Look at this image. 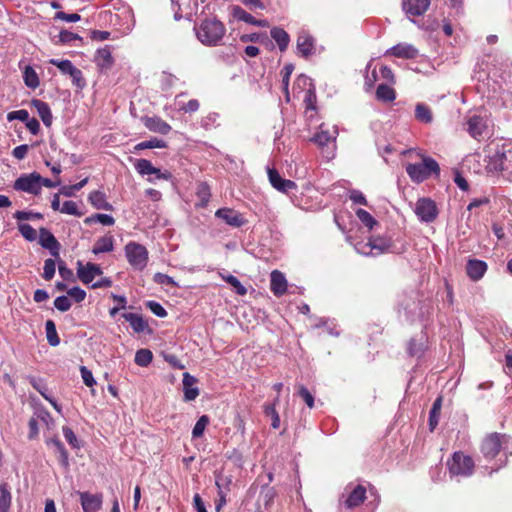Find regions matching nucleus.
<instances>
[{"instance_id": "nucleus-48", "label": "nucleus", "mask_w": 512, "mask_h": 512, "mask_svg": "<svg viewBox=\"0 0 512 512\" xmlns=\"http://www.w3.org/2000/svg\"><path fill=\"white\" fill-rule=\"evenodd\" d=\"M209 423V418L207 415H202L194 425V428L192 430V436L193 438H199L203 435L206 426Z\"/></svg>"}, {"instance_id": "nucleus-41", "label": "nucleus", "mask_w": 512, "mask_h": 512, "mask_svg": "<svg viewBox=\"0 0 512 512\" xmlns=\"http://www.w3.org/2000/svg\"><path fill=\"white\" fill-rule=\"evenodd\" d=\"M136 171L141 175H152L156 172V168L147 159H139L135 164Z\"/></svg>"}, {"instance_id": "nucleus-52", "label": "nucleus", "mask_w": 512, "mask_h": 512, "mask_svg": "<svg viewBox=\"0 0 512 512\" xmlns=\"http://www.w3.org/2000/svg\"><path fill=\"white\" fill-rule=\"evenodd\" d=\"M61 213L68 214V215H74V216H81V213L78 210V206L76 202L74 201H65L60 209Z\"/></svg>"}, {"instance_id": "nucleus-4", "label": "nucleus", "mask_w": 512, "mask_h": 512, "mask_svg": "<svg viewBox=\"0 0 512 512\" xmlns=\"http://www.w3.org/2000/svg\"><path fill=\"white\" fill-rule=\"evenodd\" d=\"M126 258L131 266L135 269L143 270L148 262V251L147 249L136 242H129L125 248Z\"/></svg>"}, {"instance_id": "nucleus-64", "label": "nucleus", "mask_w": 512, "mask_h": 512, "mask_svg": "<svg viewBox=\"0 0 512 512\" xmlns=\"http://www.w3.org/2000/svg\"><path fill=\"white\" fill-rule=\"evenodd\" d=\"M28 150H29V146L27 144H22L13 149L12 155L16 159L22 160L26 157Z\"/></svg>"}, {"instance_id": "nucleus-51", "label": "nucleus", "mask_w": 512, "mask_h": 512, "mask_svg": "<svg viewBox=\"0 0 512 512\" xmlns=\"http://www.w3.org/2000/svg\"><path fill=\"white\" fill-rule=\"evenodd\" d=\"M153 280L155 283L160 285H170L173 287H178L177 282L172 277L160 272L154 274Z\"/></svg>"}, {"instance_id": "nucleus-2", "label": "nucleus", "mask_w": 512, "mask_h": 512, "mask_svg": "<svg viewBox=\"0 0 512 512\" xmlns=\"http://www.w3.org/2000/svg\"><path fill=\"white\" fill-rule=\"evenodd\" d=\"M406 172L409 177L417 183L423 182L432 173L439 174L440 167L438 163L430 157H424L422 163L408 164Z\"/></svg>"}, {"instance_id": "nucleus-17", "label": "nucleus", "mask_w": 512, "mask_h": 512, "mask_svg": "<svg viewBox=\"0 0 512 512\" xmlns=\"http://www.w3.org/2000/svg\"><path fill=\"white\" fill-rule=\"evenodd\" d=\"M270 289L273 294L277 297L284 295L287 291V280L285 275L278 271L274 270L270 275Z\"/></svg>"}, {"instance_id": "nucleus-16", "label": "nucleus", "mask_w": 512, "mask_h": 512, "mask_svg": "<svg viewBox=\"0 0 512 512\" xmlns=\"http://www.w3.org/2000/svg\"><path fill=\"white\" fill-rule=\"evenodd\" d=\"M79 496L84 512H97L102 506L101 494H90L88 492H80Z\"/></svg>"}, {"instance_id": "nucleus-33", "label": "nucleus", "mask_w": 512, "mask_h": 512, "mask_svg": "<svg viewBox=\"0 0 512 512\" xmlns=\"http://www.w3.org/2000/svg\"><path fill=\"white\" fill-rule=\"evenodd\" d=\"M12 496L7 483L0 484V512H9Z\"/></svg>"}, {"instance_id": "nucleus-62", "label": "nucleus", "mask_w": 512, "mask_h": 512, "mask_svg": "<svg viewBox=\"0 0 512 512\" xmlns=\"http://www.w3.org/2000/svg\"><path fill=\"white\" fill-rule=\"evenodd\" d=\"M506 171L512 173V144H504Z\"/></svg>"}, {"instance_id": "nucleus-18", "label": "nucleus", "mask_w": 512, "mask_h": 512, "mask_svg": "<svg viewBox=\"0 0 512 512\" xmlns=\"http://www.w3.org/2000/svg\"><path fill=\"white\" fill-rule=\"evenodd\" d=\"M39 243L43 248L49 249L54 256H58L59 243L46 228H40L39 230Z\"/></svg>"}, {"instance_id": "nucleus-46", "label": "nucleus", "mask_w": 512, "mask_h": 512, "mask_svg": "<svg viewBox=\"0 0 512 512\" xmlns=\"http://www.w3.org/2000/svg\"><path fill=\"white\" fill-rule=\"evenodd\" d=\"M415 116L418 120L429 123L432 121V114L430 109L424 104H417L415 109Z\"/></svg>"}, {"instance_id": "nucleus-45", "label": "nucleus", "mask_w": 512, "mask_h": 512, "mask_svg": "<svg viewBox=\"0 0 512 512\" xmlns=\"http://www.w3.org/2000/svg\"><path fill=\"white\" fill-rule=\"evenodd\" d=\"M233 16L237 20L243 21L251 25H254V23H256L255 17H253L250 13L246 12L243 8L239 6H235L233 8Z\"/></svg>"}, {"instance_id": "nucleus-26", "label": "nucleus", "mask_w": 512, "mask_h": 512, "mask_svg": "<svg viewBox=\"0 0 512 512\" xmlns=\"http://www.w3.org/2000/svg\"><path fill=\"white\" fill-rule=\"evenodd\" d=\"M295 88L305 90L307 89V94L305 96V101L309 102L308 107L314 108L311 104L312 98H315V94L313 91L312 80L306 75H300L295 81Z\"/></svg>"}, {"instance_id": "nucleus-34", "label": "nucleus", "mask_w": 512, "mask_h": 512, "mask_svg": "<svg viewBox=\"0 0 512 512\" xmlns=\"http://www.w3.org/2000/svg\"><path fill=\"white\" fill-rule=\"evenodd\" d=\"M97 65L101 68H110L113 64V58L108 47L99 49L95 58Z\"/></svg>"}, {"instance_id": "nucleus-27", "label": "nucleus", "mask_w": 512, "mask_h": 512, "mask_svg": "<svg viewBox=\"0 0 512 512\" xmlns=\"http://www.w3.org/2000/svg\"><path fill=\"white\" fill-rule=\"evenodd\" d=\"M114 249V238L111 235H105L103 237H100L95 242L92 253L95 255L101 254V253H108L113 251Z\"/></svg>"}, {"instance_id": "nucleus-59", "label": "nucleus", "mask_w": 512, "mask_h": 512, "mask_svg": "<svg viewBox=\"0 0 512 512\" xmlns=\"http://www.w3.org/2000/svg\"><path fill=\"white\" fill-rule=\"evenodd\" d=\"M298 393L302 397V399L305 401V403L307 404V406L309 408L314 407V397L306 387L300 385Z\"/></svg>"}, {"instance_id": "nucleus-31", "label": "nucleus", "mask_w": 512, "mask_h": 512, "mask_svg": "<svg viewBox=\"0 0 512 512\" xmlns=\"http://www.w3.org/2000/svg\"><path fill=\"white\" fill-rule=\"evenodd\" d=\"M122 317L130 323L133 330L137 333L143 332L146 327L147 323L143 320V318L136 313H124L122 314Z\"/></svg>"}, {"instance_id": "nucleus-53", "label": "nucleus", "mask_w": 512, "mask_h": 512, "mask_svg": "<svg viewBox=\"0 0 512 512\" xmlns=\"http://www.w3.org/2000/svg\"><path fill=\"white\" fill-rule=\"evenodd\" d=\"M56 264L53 259H46L44 262L43 278L45 280H51L55 275Z\"/></svg>"}, {"instance_id": "nucleus-49", "label": "nucleus", "mask_w": 512, "mask_h": 512, "mask_svg": "<svg viewBox=\"0 0 512 512\" xmlns=\"http://www.w3.org/2000/svg\"><path fill=\"white\" fill-rule=\"evenodd\" d=\"M166 146L165 142L161 139L152 138L148 141H143L138 143L135 146L136 150H143V149H152V148H164Z\"/></svg>"}, {"instance_id": "nucleus-15", "label": "nucleus", "mask_w": 512, "mask_h": 512, "mask_svg": "<svg viewBox=\"0 0 512 512\" xmlns=\"http://www.w3.org/2000/svg\"><path fill=\"white\" fill-rule=\"evenodd\" d=\"M385 55H392L402 59H414L418 55V50L409 43H399L388 49Z\"/></svg>"}, {"instance_id": "nucleus-28", "label": "nucleus", "mask_w": 512, "mask_h": 512, "mask_svg": "<svg viewBox=\"0 0 512 512\" xmlns=\"http://www.w3.org/2000/svg\"><path fill=\"white\" fill-rule=\"evenodd\" d=\"M46 444L58 454L61 464L65 467L68 466V453L62 442L58 438H51L46 440Z\"/></svg>"}, {"instance_id": "nucleus-23", "label": "nucleus", "mask_w": 512, "mask_h": 512, "mask_svg": "<svg viewBox=\"0 0 512 512\" xmlns=\"http://www.w3.org/2000/svg\"><path fill=\"white\" fill-rule=\"evenodd\" d=\"M466 270L467 275L473 281H478L484 276L487 270V264L481 260H469L466 266Z\"/></svg>"}, {"instance_id": "nucleus-22", "label": "nucleus", "mask_w": 512, "mask_h": 512, "mask_svg": "<svg viewBox=\"0 0 512 512\" xmlns=\"http://www.w3.org/2000/svg\"><path fill=\"white\" fill-rule=\"evenodd\" d=\"M183 388H184V398L186 401H193L199 395V390L196 387H193L197 379L190 375L188 372L183 374Z\"/></svg>"}, {"instance_id": "nucleus-44", "label": "nucleus", "mask_w": 512, "mask_h": 512, "mask_svg": "<svg viewBox=\"0 0 512 512\" xmlns=\"http://www.w3.org/2000/svg\"><path fill=\"white\" fill-rule=\"evenodd\" d=\"M196 195L200 200V206L205 207L209 202L210 188L206 183H200L196 189Z\"/></svg>"}, {"instance_id": "nucleus-30", "label": "nucleus", "mask_w": 512, "mask_h": 512, "mask_svg": "<svg viewBox=\"0 0 512 512\" xmlns=\"http://www.w3.org/2000/svg\"><path fill=\"white\" fill-rule=\"evenodd\" d=\"M50 63L57 66L62 72L70 74L74 79H78L81 75V71L77 69L69 60H56L51 59Z\"/></svg>"}, {"instance_id": "nucleus-13", "label": "nucleus", "mask_w": 512, "mask_h": 512, "mask_svg": "<svg viewBox=\"0 0 512 512\" xmlns=\"http://www.w3.org/2000/svg\"><path fill=\"white\" fill-rule=\"evenodd\" d=\"M102 274L101 268L93 263H87L83 265L82 262H77V276L84 283H91L96 276Z\"/></svg>"}, {"instance_id": "nucleus-39", "label": "nucleus", "mask_w": 512, "mask_h": 512, "mask_svg": "<svg viewBox=\"0 0 512 512\" xmlns=\"http://www.w3.org/2000/svg\"><path fill=\"white\" fill-rule=\"evenodd\" d=\"M153 359V354L148 349H140L135 354V363L141 367H147Z\"/></svg>"}, {"instance_id": "nucleus-50", "label": "nucleus", "mask_w": 512, "mask_h": 512, "mask_svg": "<svg viewBox=\"0 0 512 512\" xmlns=\"http://www.w3.org/2000/svg\"><path fill=\"white\" fill-rule=\"evenodd\" d=\"M18 230L21 235L28 241H34L37 238L36 230L29 224H19Z\"/></svg>"}, {"instance_id": "nucleus-58", "label": "nucleus", "mask_w": 512, "mask_h": 512, "mask_svg": "<svg viewBox=\"0 0 512 512\" xmlns=\"http://www.w3.org/2000/svg\"><path fill=\"white\" fill-rule=\"evenodd\" d=\"M28 118H29V113L25 109L12 111V112H9L8 115H7V119L9 121L17 119V120H20L22 122H26V120H28Z\"/></svg>"}, {"instance_id": "nucleus-25", "label": "nucleus", "mask_w": 512, "mask_h": 512, "mask_svg": "<svg viewBox=\"0 0 512 512\" xmlns=\"http://www.w3.org/2000/svg\"><path fill=\"white\" fill-rule=\"evenodd\" d=\"M144 125L150 131L166 135L170 132L171 126L159 117H146Z\"/></svg>"}, {"instance_id": "nucleus-36", "label": "nucleus", "mask_w": 512, "mask_h": 512, "mask_svg": "<svg viewBox=\"0 0 512 512\" xmlns=\"http://www.w3.org/2000/svg\"><path fill=\"white\" fill-rule=\"evenodd\" d=\"M441 407H442V398L438 397L434 401L433 406L430 410L429 426H430L431 431H433L436 428V426L438 425Z\"/></svg>"}, {"instance_id": "nucleus-24", "label": "nucleus", "mask_w": 512, "mask_h": 512, "mask_svg": "<svg viewBox=\"0 0 512 512\" xmlns=\"http://www.w3.org/2000/svg\"><path fill=\"white\" fill-rule=\"evenodd\" d=\"M336 138V131L331 134L322 124L319 131L311 138V141L315 143L319 148L324 149Z\"/></svg>"}, {"instance_id": "nucleus-56", "label": "nucleus", "mask_w": 512, "mask_h": 512, "mask_svg": "<svg viewBox=\"0 0 512 512\" xmlns=\"http://www.w3.org/2000/svg\"><path fill=\"white\" fill-rule=\"evenodd\" d=\"M146 305L154 315L161 318L167 316L166 310L160 303L156 301H148Z\"/></svg>"}, {"instance_id": "nucleus-57", "label": "nucleus", "mask_w": 512, "mask_h": 512, "mask_svg": "<svg viewBox=\"0 0 512 512\" xmlns=\"http://www.w3.org/2000/svg\"><path fill=\"white\" fill-rule=\"evenodd\" d=\"M63 435L66 439V441L74 448L79 447L78 439L72 429L68 426H64L62 428Z\"/></svg>"}, {"instance_id": "nucleus-32", "label": "nucleus", "mask_w": 512, "mask_h": 512, "mask_svg": "<svg viewBox=\"0 0 512 512\" xmlns=\"http://www.w3.org/2000/svg\"><path fill=\"white\" fill-rule=\"evenodd\" d=\"M89 201L96 209L111 210L112 206L106 201V196L101 191H92L89 194Z\"/></svg>"}, {"instance_id": "nucleus-40", "label": "nucleus", "mask_w": 512, "mask_h": 512, "mask_svg": "<svg viewBox=\"0 0 512 512\" xmlns=\"http://www.w3.org/2000/svg\"><path fill=\"white\" fill-rule=\"evenodd\" d=\"M221 278L227 282L229 285H231L235 292L238 294V295H245L247 293V289L242 285V283L238 280L237 277L233 276V275H224V274H220Z\"/></svg>"}, {"instance_id": "nucleus-7", "label": "nucleus", "mask_w": 512, "mask_h": 512, "mask_svg": "<svg viewBox=\"0 0 512 512\" xmlns=\"http://www.w3.org/2000/svg\"><path fill=\"white\" fill-rule=\"evenodd\" d=\"M414 212L420 221L426 223L433 222L438 216L436 203L430 198L418 199Z\"/></svg>"}, {"instance_id": "nucleus-43", "label": "nucleus", "mask_w": 512, "mask_h": 512, "mask_svg": "<svg viewBox=\"0 0 512 512\" xmlns=\"http://www.w3.org/2000/svg\"><path fill=\"white\" fill-rule=\"evenodd\" d=\"M356 216L369 229H372L377 224V221L375 220V218L368 211H366L364 209H361V208L357 209Z\"/></svg>"}, {"instance_id": "nucleus-21", "label": "nucleus", "mask_w": 512, "mask_h": 512, "mask_svg": "<svg viewBox=\"0 0 512 512\" xmlns=\"http://www.w3.org/2000/svg\"><path fill=\"white\" fill-rule=\"evenodd\" d=\"M31 106L37 111L39 117L43 121L44 125L49 127L52 124L53 116L49 105L39 99H33Z\"/></svg>"}, {"instance_id": "nucleus-42", "label": "nucleus", "mask_w": 512, "mask_h": 512, "mask_svg": "<svg viewBox=\"0 0 512 512\" xmlns=\"http://www.w3.org/2000/svg\"><path fill=\"white\" fill-rule=\"evenodd\" d=\"M93 222H99L105 226H111L115 223L114 218L108 214H95L85 219V223L91 224Z\"/></svg>"}, {"instance_id": "nucleus-35", "label": "nucleus", "mask_w": 512, "mask_h": 512, "mask_svg": "<svg viewBox=\"0 0 512 512\" xmlns=\"http://www.w3.org/2000/svg\"><path fill=\"white\" fill-rule=\"evenodd\" d=\"M23 80L27 87L36 89L39 84V77L36 71L31 66H26L23 72Z\"/></svg>"}, {"instance_id": "nucleus-3", "label": "nucleus", "mask_w": 512, "mask_h": 512, "mask_svg": "<svg viewBox=\"0 0 512 512\" xmlns=\"http://www.w3.org/2000/svg\"><path fill=\"white\" fill-rule=\"evenodd\" d=\"M447 466L451 476L468 477L473 473L474 461L462 452H455L447 461Z\"/></svg>"}, {"instance_id": "nucleus-8", "label": "nucleus", "mask_w": 512, "mask_h": 512, "mask_svg": "<svg viewBox=\"0 0 512 512\" xmlns=\"http://www.w3.org/2000/svg\"><path fill=\"white\" fill-rule=\"evenodd\" d=\"M504 144L501 147H496L492 149L490 147L489 153L486 156V170L489 173H498L501 171H506L505 159L504 156Z\"/></svg>"}, {"instance_id": "nucleus-37", "label": "nucleus", "mask_w": 512, "mask_h": 512, "mask_svg": "<svg viewBox=\"0 0 512 512\" xmlns=\"http://www.w3.org/2000/svg\"><path fill=\"white\" fill-rule=\"evenodd\" d=\"M376 97L378 100L391 102L395 99L396 94L393 88L386 84H380L376 90Z\"/></svg>"}, {"instance_id": "nucleus-1", "label": "nucleus", "mask_w": 512, "mask_h": 512, "mask_svg": "<svg viewBox=\"0 0 512 512\" xmlns=\"http://www.w3.org/2000/svg\"><path fill=\"white\" fill-rule=\"evenodd\" d=\"M197 39L205 46H217L221 43L226 28L224 24L215 19H205L198 26L194 27Z\"/></svg>"}, {"instance_id": "nucleus-47", "label": "nucleus", "mask_w": 512, "mask_h": 512, "mask_svg": "<svg viewBox=\"0 0 512 512\" xmlns=\"http://www.w3.org/2000/svg\"><path fill=\"white\" fill-rule=\"evenodd\" d=\"M278 400L279 399L276 398L274 403L278 402ZM264 413H265L266 416L271 417V419H272L271 426L274 429H278L279 426H280V417H279V414L277 413V411L275 409V404L266 405L265 409H264Z\"/></svg>"}, {"instance_id": "nucleus-63", "label": "nucleus", "mask_w": 512, "mask_h": 512, "mask_svg": "<svg viewBox=\"0 0 512 512\" xmlns=\"http://www.w3.org/2000/svg\"><path fill=\"white\" fill-rule=\"evenodd\" d=\"M80 36L67 30H63L59 34V40L61 43L67 44L74 40H80Z\"/></svg>"}, {"instance_id": "nucleus-11", "label": "nucleus", "mask_w": 512, "mask_h": 512, "mask_svg": "<svg viewBox=\"0 0 512 512\" xmlns=\"http://www.w3.org/2000/svg\"><path fill=\"white\" fill-rule=\"evenodd\" d=\"M487 121L482 116L474 114L467 120V131L475 139L487 134Z\"/></svg>"}, {"instance_id": "nucleus-5", "label": "nucleus", "mask_w": 512, "mask_h": 512, "mask_svg": "<svg viewBox=\"0 0 512 512\" xmlns=\"http://www.w3.org/2000/svg\"><path fill=\"white\" fill-rule=\"evenodd\" d=\"M509 437L498 433H493L487 436L482 443L481 451L486 459H493L501 449H506L504 445L507 444Z\"/></svg>"}, {"instance_id": "nucleus-19", "label": "nucleus", "mask_w": 512, "mask_h": 512, "mask_svg": "<svg viewBox=\"0 0 512 512\" xmlns=\"http://www.w3.org/2000/svg\"><path fill=\"white\" fill-rule=\"evenodd\" d=\"M366 498V489L362 485L355 486L348 494L344 504L347 508L359 506Z\"/></svg>"}, {"instance_id": "nucleus-20", "label": "nucleus", "mask_w": 512, "mask_h": 512, "mask_svg": "<svg viewBox=\"0 0 512 512\" xmlns=\"http://www.w3.org/2000/svg\"><path fill=\"white\" fill-rule=\"evenodd\" d=\"M297 50L303 56L307 57L313 53L314 39L307 32H301L297 38Z\"/></svg>"}, {"instance_id": "nucleus-60", "label": "nucleus", "mask_w": 512, "mask_h": 512, "mask_svg": "<svg viewBox=\"0 0 512 512\" xmlns=\"http://www.w3.org/2000/svg\"><path fill=\"white\" fill-rule=\"evenodd\" d=\"M67 294L76 302H82L86 297V292L80 287H73L67 291Z\"/></svg>"}, {"instance_id": "nucleus-9", "label": "nucleus", "mask_w": 512, "mask_h": 512, "mask_svg": "<svg viewBox=\"0 0 512 512\" xmlns=\"http://www.w3.org/2000/svg\"><path fill=\"white\" fill-rule=\"evenodd\" d=\"M391 246L390 240L386 238H372L367 243H358L355 248L358 253L363 255H372L373 250H377V253H383L387 251Z\"/></svg>"}, {"instance_id": "nucleus-55", "label": "nucleus", "mask_w": 512, "mask_h": 512, "mask_svg": "<svg viewBox=\"0 0 512 512\" xmlns=\"http://www.w3.org/2000/svg\"><path fill=\"white\" fill-rule=\"evenodd\" d=\"M71 301L67 296H58L54 301V306L57 310L61 312H66L71 308Z\"/></svg>"}, {"instance_id": "nucleus-61", "label": "nucleus", "mask_w": 512, "mask_h": 512, "mask_svg": "<svg viewBox=\"0 0 512 512\" xmlns=\"http://www.w3.org/2000/svg\"><path fill=\"white\" fill-rule=\"evenodd\" d=\"M80 372L85 385H87L88 387H92L96 383L92 372L88 370L85 366H82L80 368Z\"/></svg>"}, {"instance_id": "nucleus-38", "label": "nucleus", "mask_w": 512, "mask_h": 512, "mask_svg": "<svg viewBox=\"0 0 512 512\" xmlns=\"http://www.w3.org/2000/svg\"><path fill=\"white\" fill-rule=\"evenodd\" d=\"M45 329L48 343L53 347L58 346L60 339L58 337L54 322L52 320H48L45 324Z\"/></svg>"}, {"instance_id": "nucleus-29", "label": "nucleus", "mask_w": 512, "mask_h": 512, "mask_svg": "<svg viewBox=\"0 0 512 512\" xmlns=\"http://www.w3.org/2000/svg\"><path fill=\"white\" fill-rule=\"evenodd\" d=\"M270 34H271V37L277 43L279 49L281 51L286 50V48L288 47L289 42H290V37H289L288 33L282 28L274 27L271 29Z\"/></svg>"}, {"instance_id": "nucleus-6", "label": "nucleus", "mask_w": 512, "mask_h": 512, "mask_svg": "<svg viewBox=\"0 0 512 512\" xmlns=\"http://www.w3.org/2000/svg\"><path fill=\"white\" fill-rule=\"evenodd\" d=\"M41 175L37 172L23 174L14 182V189L33 195L40 194Z\"/></svg>"}, {"instance_id": "nucleus-10", "label": "nucleus", "mask_w": 512, "mask_h": 512, "mask_svg": "<svg viewBox=\"0 0 512 512\" xmlns=\"http://www.w3.org/2000/svg\"><path fill=\"white\" fill-rule=\"evenodd\" d=\"M430 7V0H402V9L407 17L422 16Z\"/></svg>"}, {"instance_id": "nucleus-14", "label": "nucleus", "mask_w": 512, "mask_h": 512, "mask_svg": "<svg viewBox=\"0 0 512 512\" xmlns=\"http://www.w3.org/2000/svg\"><path fill=\"white\" fill-rule=\"evenodd\" d=\"M215 216L232 227H241L245 223L242 215L230 208L218 209L215 213Z\"/></svg>"}, {"instance_id": "nucleus-12", "label": "nucleus", "mask_w": 512, "mask_h": 512, "mask_svg": "<svg viewBox=\"0 0 512 512\" xmlns=\"http://www.w3.org/2000/svg\"><path fill=\"white\" fill-rule=\"evenodd\" d=\"M267 173L270 184L276 190L287 193L290 190L296 189V183L288 179H283L276 169L268 168Z\"/></svg>"}, {"instance_id": "nucleus-54", "label": "nucleus", "mask_w": 512, "mask_h": 512, "mask_svg": "<svg viewBox=\"0 0 512 512\" xmlns=\"http://www.w3.org/2000/svg\"><path fill=\"white\" fill-rule=\"evenodd\" d=\"M14 218H16L19 221L35 220V219L39 220V219L43 218V215L41 213H38V212L17 211L14 214Z\"/></svg>"}]
</instances>
